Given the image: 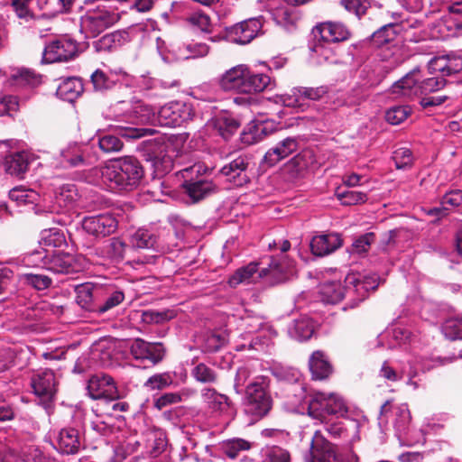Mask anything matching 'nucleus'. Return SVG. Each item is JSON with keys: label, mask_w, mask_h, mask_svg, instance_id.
I'll use <instances>...</instances> for the list:
<instances>
[{"label": "nucleus", "mask_w": 462, "mask_h": 462, "mask_svg": "<svg viewBox=\"0 0 462 462\" xmlns=\"http://www.w3.org/2000/svg\"><path fill=\"white\" fill-rule=\"evenodd\" d=\"M337 196L343 205L347 206L364 203L367 199L365 193L356 190L338 192Z\"/></svg>", "instance_id": "obj_57"}, {"label": "nucleus", "mask_w": 462, "mask_h": 462, "mask_svg": "<svg viewBox=\"0 0 462 462\" xmlns=\"http://www.w3.org/2000/svg\"><path fill=\"white\" fill-rule=\"evenodd\" d=\"M320 293L322 300L330 304H336L344 299V288L338 282H326L322 285Z\"/></svg>", "instance_id": "obj_38"}, {"label": "nucleus", "mask_w": 462, "mask_h": 462, "mask_svg": "<svg viewBox=\"0 0 462 462\" xmlns=\"http://www.w3.org/2000/svg\"><path fill=\"white\" fill-rule=\"evenodd\" d=\"M375 235L374 233H366L356 238L352 245V252L356 254L366 253L374 243Z\"/></svg>", "instance_id": "obj_62"}, {"label": "nucleus", "mask_w": 462, "mask_h": 462, "mask_svg": "<svg viewBox=\"0 0 462 462\" xmlns=\"http://www.w3.org/2000/svg\"><path fill=\"white\" fill-rule=\"evenodd\" d=\"M144 176L141 162L134 156H125L114 160L102 170L104 181L111 188L130 190L136 188Z\"/></svg>", "instance_id": "obj_1"}, {"label": "nucleus", "mask_w": 462, "mask_h": 462, "mask_svg": "<svg viewBox=\"0 0 462 462\" xmlns=\"http://www.w3.org/2000/svg\"><path fill=\"white\" fill-rule=\"evenodd\" d=\"M399 32L400 25L397 23L383 25L371 35V43L376 48H382L387 45L395 47Z\"/></svg>", "instance_id": "obj_25"}, {"label": "nucleus", "mask_w": 462, "mask_h": 462, "mask_svg": "<svg viewBox=\"0 0 462 462\" xmlns=\"http://www.w3.org/2000/svg\"><path fill=\"white\" fill-rule=\"evenodd\" d=\"M172 383V380L169 374H157L150 378L144 383V387L147 389L153 390H163L169 385Z\"/></svg>", "instance_id": "obj_55"}, {"label": "nucleus", "mask_w": 462, "mask_h": 462, "mask_svg": "<svg viewBox=\"0 0 462 462\" xmlns=\"http://www.w3.org/2000/svg\"><path fill=\"white\" fill-rule=\"evenodd\" d=\"M117 134L126 140H135L147 134H152L154 130L151 128H138L131 126H118Z\"/></svg>", "instance_id": "obj_53"}, {"label": "nucleus", "mask_w": 462, "mask_h": 462, "mask_svg": "<svg viewBox=\"0 0 462 462\" xmlns=\"http://www.w3.org/2000/svg\"><path fill=\"white\" fill-rule=\"evenodd\" d=\"M83 90L84 88L80 79L69 77L60 83L56 94L61 99L72 102L82 94Z\"/></svg>", "instance_id": "obj_30"}, {"label": "nucleus", "mask_w": 462, "mask_h": 462, "mask_svg": "<svg viewBox=\"0 0 462 462\" xmlns=\"http://www.w3.org/2000/svg\"><path fill=\"white\" fill-rule=\"evenodd\" d=\"M82 227L92 236L104 237L116 231L117 221L109 214L88 217L83 219Z\"/></svg>", "instance_id": "obj_16"}, {"label": "nucleus", "mask_w": 462, "mask_h": 462, "mask_svg": "<svg viewBox=\"0 0 462 462\" xmlns=\"http://www.w3.org/2000/svg\"><path fill=\"white\" fill-rule=\"evenodd\" d=\"M247 167V161L243 157H237L230 163L222 167L220 172L226 176L230 182L240 187L249 181V177L245 173Z\"/></svg>", "instance_id": "obj_23"}, {"label": "nucleus", "mask_w": 462, "mask_h": 462, "mask_svg": "<svg viewBox=\"0 0 462 462\" xmlns=\"http://www.w3.org/2000/svg\"><path fill=\"white\" fill-rule=\"evenodd\" d=\"M22 279L24 284L38 291L48 289L52 283L51 279L45 274L25 273Z\"/></svg>", "instance_id": "obj_45"}, {"label": "nucleus", "mask_w": 462, "mask_h": 462, "mask_svg": "<svg viewBox=\"0 0 462 462\" xmlns=\"http://www.w3.org/2000/svg\"><path fill=\"white\" fill-rule=\"evenodd\" d=\"M143 157L151 163L153 172L158 177H162L172 170L173 160L168 154V145L164 143L156 141L145 142Z\"/></svg>", "instance_id": "obj_6"}, {"label": "nucleus", "mask_w": 462, "mask_h": 462, "mask_svg": "<svg viewBox=\"0 0 462 462\" xmlns=\"http://www.w3.org/2000/svg\"><path fill=\"white\" fill-rule=\"evenodd\" d=\"M28 168L29 161L25 152H15L5 159V169L10 175L23 179Z\"/></svg>", "instance_id": "obj_33"}, {"label": "nucleus", "mask_w": 462, "mask_h": 462, "mask_svg": "<svg viewBox=\"0 0 462 462\" xmlns=\"http://www.w3.org/2000/svg\"><path fill=\"white\" fill-rule=\"evenodd\" d=\"M411 114V108L405 106H399L390 108L385 113V120L391 125L402 123Z\"/></svg>", "instance_id": "obj_52"}, {"label": "nucleus", "mask_w": 462, "mask_h": 462, "mask_svg": "<svg viewBox=\"0 0 462 462\" xmlns=\"http://www.w3.org/2000/svg\"><path fill=\"white\" fill-rule=\"evenodd\" d=\"M213 125L225 140H228L238 130L241 124L233 116L220 115L213 120Z\"/></svg>", "instance_id": "obj_34"}, {"label": "nucleus", "mask_w": 462, "mask_h": 462, "mask_svg": "<svg viewBox=\"0 0 462 462\" xmlns=\"http://www.w3.org/2000/svg\"><path fill=\"white\" fill-rule=\"evenodd\" d=\"M121 19L116 10L104 5L88 8L80 17V32L87 38H96Z\"/></svg>", "instance_id": "obj_4"}, {"label": "nucleus", "mask_w": 462, "mask_h": 462, "mask_svg": "<svg viewBox=\"0 0 462 462\" xmlns=\"http://www.w3.org/2000/svg\"><path fill=\"white\" fill-rule=\"evenodd\" d=\"M347 284L353 285L356 290L364 289L365 291H375L378 287L376 279L371 277H365L364 280L357 279L355 275L347 276L346 279Z\"/></svg>", "instance_id": "obj_63"}, {"label": "nucleus", "mask_w": 462, "mask_h": 462, "mask_svg": "<svg viewBox=\"0 0 462 462\" xmlns=\"http://www.w3.org/2000/svg\"><path fill=\"white\" fill-rule=\"evenodd\" d=\"M296 273L295 263L287 255L280 254L270 257L268 267L259 272V277L269 279L272 285L285 282Z\"/></svg>", "instance_id": "obj_7"}, {"label": "nucleus", "mask_w": 462, "mask_h": 462, "mask_svg": "<svg viewBox=\"0 0 462 462\" xmlns=\"http://www.w3.org/2000/svg\"><path fill=\"white\" fill-rule=\"evenodd\" d=\"M221 448L227 457L235 459L241 451L249 450L252 448V443L244 439L234 438L223 441Z\"/></svg>", "instance_id": "obj_37"}, {"label": "nucleus", "mask_w": 462, "mask_h": 462, "mask_svg": "<svg viewBox=\"0 0 462 462\" xmlns=\"http://www.w3.org/2000/svg\"><path fill=\"white\" fill-rule=\"evenodd\" d=\"M31 385L33 393L41 399L45 407L53 401L57 393V381L54 372L45 369L32 375Z\"/></svg>", "instance_id": "obj_9"}, {"label": "nucleus", "mask_w": 462, "mask_h": 462, "mask_svg": "<svg viewBox=\"0 0 462 462\" xmlns=\"http://www.w3.org/2000/svg\"><path fill=\"white\" fill-rule=\"evenodd\" d=\"M300 93L299 96L301 97L302 102L305 101H319L322 99L328 93V88L327 86H319V87H298Z\"/></svg>", "instance_id": "obj_44"}, {"label": "nucleus", "mask_w": 462, "mask_h": 462, "mask_svg": "<svg viewBox=\"0 0 462 462\" xmlns=\"http://www.w3.org/2000/svg\"><path fill=\"white\" fill-rule=\"evenodd\" d=\"M447 84V80L442 77H433L420 80V95L427 96L430 93L441 90Z\"/></svg>", "instance_id": "obj_48"}, {"label": "nucleus", "mask_w": 462, "mask_h": 462, "mask_svg": "<svg viewBox=\"0 0 462 462\" xmlns=\"http://www.w3.org/2000/svg\"><path fill=\"white\" fill-rule=\"evenodd\" d=\"M58 446L62 454H77L80 448L79 430L74 428L62 429L59 435Z\"/></svg>", "instance_id": "obj_28"}, {"label": "nucleus", "mask_w": 462, "mask_h": 462, "mask_svg": "<svg viewBox=\"0 0 462 462\" xmlns=\"http://www.w3.org/2000/svg\"><path fill=\"white\" fill-rule=\"evenodd\" d=\"M126 245L118 237L110 238L101 247L97 248L100 255L111 262L119 263L124 260Z\"/></svg>", "instance_id": "obj_32"}, {"label": "nucleus", "mask_w": 462, "mask_h": 462, "mask_svg": "<svg viewBox=\"0 0 462 462\" xmlns=\"http://www.w3.org/2000/svg\"><path fill=\"white\" fill-rule=\"evenodd\" d=\"M313 162L314 155L312 151L303 150L286 163V168L292 172L300 173L308 169Z\"/></svg>", "instance_id": "obj_36"}, {"label": "nucleus", "mask_w": 462, "mask_h": 462, "mask_svg": "<svg viewBox=\"0 0 462 462\" xmlns=\"http://www.w3.org/2000/svg\"><path fill=\"white\" fill-rule=\"evenodd\" d=\"M245 411L257 418H263L272 409L273 401L263 381L254 382L245 390Z\"/></svg>", "instance_id": "obj_5"}, {"label": "nucleus", "mask_w": 462, "mask_h": 462, "mask_svg": "<svg viewBox=\"0 0 462 462\" xmlns=\"http://www.w3.org/2000/svg\"><path fill=\"white\" fill-rule=\"evenodd\" d=\"M130 353L136 360H148L155 365L162 361L165 348L162 343H149L142 338H136L130 346Z\"/></svg>", "instance_id": "obj_12"}, {"label": "nucleus", "mask_w": 462, "mask_h": 462, "mask_svg": "<svg viewBox=\"0 0 462 462\" xmlns=\"http://www.w3.org/2000/svg\"><path fill=\"white\" fill-rule=\"evenodd\" d=\"M189 23L202 32H208L210 26V18L202 13L192 14L188 18Z\"/></svg>", "instance_id": "obj_64"}, {"label": "nucleus", "mask_w": 462, "mask_h": 462, "mask_svg": "<svg viewBox=\"0 0 462 462\" xmlns=\"http://www.w3.org/2000/svg\"><path fill=\"white\" fill-rule=\"evenodd\" d=\"M294 332L300 341L310 339L314 333V327L310 320L300 319L295 321Z\"/></svg>", "instance_id": "obj_54"}, {"label": "nucleus", "mask_w": 462, "mask_h": 462, "mask_svg": "<svg viewBox=\"0 0 462 462\" xmlns=\"http://www.w3.org/2000/svg\"><path fill=\"white\" fill-rule=\"evenodd\" d=\"M262 27L261 19L251 18L226 27V36L232 42L247 44L261 32Z\"/></svg>", "instance_id": "obj_10"}, {"label": "nucleus", "mask_w": 462, "mask_h": 462, "mask_svg": "<svg viewBox=\"0 0 462 462\" xmlns=\"http://www.w3.org/2000/svg\"><path fill=\"white\" fill-rule=\"evenodd\" d=\"M393 160L399 170L411 168L413 163L412 152L409 148H399L393 152Z\"/></svg>", "instance_id": "obj_49"}, {"label": "nucleus", "mask_w": 462, "mask_h": 462, "mask_svg": "<svg viewBox=\"0 0 462 462\" xmlns=\"http://www.w3.org/2000/svg\"><path fill=\"white\" fill-rule=\"evenodd\" d=\"M98 146L104 152L109 153L121 151L124 143L118 136L105 134L99 137Z\"/></svg>", "instance_id": "obj_51"}, {"label": "nucleus", "mask_w": 462, "mask_h": 462, "mask_svg": "<svg viewBox=\"0 0 462 462\" xmlns=\"http://www.w3.org/2000/svg\"><path fill=\"white\" fill-rule=\"evenodd\" d=\"M175 317V312L171 310L163 311L145 310L142 313V320L146 324H159L168 321Z\"/></svg>", "instance_id": "obj_46"}, {"label": "nucleus", "mask_w": 462, "mask_h": 462, "mask_svg": "<svg viewBox=\"0 0 462 462\" xmlns=\"http://www.w3.org/2000/svg\"><path fill=\"white\" fill-rule=\"evenodd\" d=\"M337 457L336 446L316 430L310 443L309 462H333Z\"/></svg>", "instance_id": "obj_14"}, {"label": "nucleus", "mask_w": 462, "mask_h": 462, "mask_svg": "<svg viewBox=\"0 0 462 462\" xmlns=\"http://www.w3.org/2000/svg\"><path fill=\"white\" fill-rule=\"evenodd\" d=\"M443 332L450 340L462 339V318H452L445 321Z\"/></svg>", "instance_id": "obj_47"}, {"label": "nucleus", "mask_w": 462, "mask_h": 462, "mask_svg": "<svg viewBox=\"0 0 462 462\" xmlns=\"http://www.w3.org/2000/svg\"><path fill=\"white\" fill-rule=\"evenodd\" d=\"M139 120L143 124L158 123L162 126L177 127L192 119L191 106L182 102H170L155 113L149 106H139L135 109Z\"/></svg>", "instance_id": "obj_2"}, {"label": "nucleus", "mask_w": 462, "mask_h": 462, "mask_svg": "<svg viewBox=\"0 0 462 462\" xmlns=\"http://www.w3.org/2000/svg\"><path fill=\"white\" fill-rule=\"evenodd\" d=\"M31 2L32 0H12L11 5L18 18L28 21L34 17L29 7Z\"/></svg>", "instance_id": "obj_59"}, {"label": "nucleus", "mask_w": 462, "mask_h": 462, "mask_svg": "<svg viewBox=\"0 0 462 462\" xmlns=\"http://www.w3.org/2000/svg\"><path fill=\"white\" fill-rule=\"evenodd\" d=\"M9 80L16 88H34L42 84V75L34 69L20 68L11 74Z\"/></svg>", "instance_id": "obj_26"}, {"label": "nucleus", "mask_w": 462, "mask_h": 462, "mask_svg": "<svg viewBox=\"0 0 462 462\" xmlns=\"http://www.w3.org/2000/svg\"><path fill=\"white\" fill-rule=\"evenodd\" d=\"M91 82L94 89L101 92L111 89L116 85V80L113 77L101 69H97L93 72L91 75Z\"/></svg>", "instance_id": "obj_42"}, {"label": "nucleus", "mask_w": 462, "mask_h": 462, "mask_svg": "<svg viewBox=\"0 0 462 462\" xmlns=\"http://www.w3.org/2000/svg\"><path fill=\"white\" fill-rule=\"evenodd\" d=\"M299 88H293L290 93L284 94L281 97V99L285 106L299 108L301 111L304 110L306 103L302 102L301 97L299 96Z\"/></svg>", "instance_id": "obj_60"}, {"label": "nucleus", "mask_w": 462, "mask_h": 462, "mask_svg": "<svg viewBox=\"0 0 462 462\" xmlns=\"http://www.w3.org/2000/svg\"><path fill=\"white\" fill-rule=\"evenodd\" d=\"M309 368L314 380L328 379L333 373V366L325 353L314 351L309 359Z\"/></svg>", "instance_id": "obj_24"}, {"label": "nucleus", "mask_w": 462, "mask_h": 462, "mask_svg": "<svg viewBox=\"0 0 462 462\" xmlns=\"http://www.w3.org/2000/svg\"><path fill=\"white\" fill-rule=\"evenodd\" d=\"M258 271V263L251 262L246 266L241 267L229 278L228 283L236 287L243 282H250L254 274Z\"/></svg>", "instance_id": "obj_39"}, {"label": "nucleus", "mask_w": 462, "mask_h": 462, "mask_svg": "<svg viewBox=\"0 0 462 462\" xmlns=\"http://www.w3.org/2000/svg\"><path fill=\"white\" fill-rule=\"evenodd\" d=\"M430 72H439L441 77H448L457 74L462 70V58L454 55L435 57L429 62Z\"/></svg>", "instance_id": "obj_22"}, {"label": "nucleus", "mask_w": 462, "mask_h": 462, "mask_svg": "<svg viewBox=\"0 0 462 462\" xmlns=\"http://www.w3.org/2000/svg\"><path fill=\"white\" fill-rule=\"evenodd\" d=\"M273 16L276 22L284 27L296 25L300 19L298 13L293 6L278 7L274 11Z\"/></svg>", "instance_id": "obj_41"}, {"label": "nucleus", "mask_w": 462, "mask_h": 462, "mask_svg": "<svg viewBox=\"0 0 462 462\" xmlns=\"http://www.w3.org/2000/svg\"><path fill=\"white\" fill-rule=\"evenodd\" d=\"M182 401L179 393H165L153 400V406L159 411L171 405L179 403Z\"/></svg>", "instance_id": "obj_61"}, {"label": "nucleus", "mask_w": 462, "mask_h": 462, "mask_svg": "<svg viewBox=\"0 0 462 462\" xmlns=\"http://www.w3.org/2000/svg\"><path fill=\"white\" fill-rule=\"evenodd\" d=\"M337 4L358 20L365 16L371 7L369 0H337Z\"/></svg>", "instance_id": "obj_40"}, {"label": "nucleus", "mask_w": 462, "mask_h": 462, "mask_svg": "<svg viewBox=\"0 0 462 462\" xmlns=\"http://www.w3.org/2000/svg\"><path fill=\"white\" fill-rule=\"evenodd\" d=\"M44 265L47 270L58 274H73L80 271V265L74 256L66 253L46 255Z\"/></svg>", "instance_id": "obj_17"}, {"label": "nucleus", "mask_w": 462, "mask_h": 462, "mask_svg": "<svg viewBox=\"0 0 462 462\" xmlns=\"http://www.w3.org/2000/svg\"><path fill=\"white\" fill-rule=\"evenodd\" d=\"M78 53V43L67 38L51 42L45 46L43 60L47 63L68 61L74 59Z\"/></svg>", "instance_id": "obj_11"}, {"label": "nucleus", "mask_w": 462, "mask_h": 462, "mask_svg": "<svg viewBox=\"0 0 462 462\" xmlns=\"http://www.w3.org/2000/svg\"><path fill=\"white\" fill-rule=\"evenodd\" d=\"M271 84V78L263 73L255 74L248 69L243 94L263 92Z\"/></svg>", "instance_id": "obj_35"}, {"label": "nucleus", "mask_w": 462, "mask_h": 462, "mask_svg": "<svg viewBox=\"0 0 462 462\" xmlns=\"http://www.w3.org/2000/svg\"><path fill=\"white\" fill-rule=\"evenodd\" d=\"M61 157L63 163L71 168H79L89 165V153L79 145H71L63 150Z\"/></svg>", "instance_id": "obj_29"}, {"label": "nucleus", "mask_w": 462, "mask_h": 462, "mask_svg": "<svg viewBox=\"0 0 462 462\" xmlns=\"http://www.w3.org/2000/svg\"><path fill=\"white\" fill-rule=\"evenodd\" d=\"M307 411L312 419L327 422L331 416L345 417L348 412V407L338 394L317 392L309 396Z\"/></svg>", "instance_id": "obj_3"}, {"label": "nucleus", "mask_w": 462, "mask_h": 462, "mask_svg": "<svg viewBox=\"0 0 462 462\" xmlns=\"http://www.w3.org/2000/svg\"><path fill=\"white\" fill-rule=\"evenodd\" d=\"M87 390L92 400L115 401L120 398L116 383L112 376L106 374H96L88 381Z\"/></svg>", "instance_id": "obj_8"}, {"label": "nucleus", "mask_w": 462, "mask_h": 462, "mask_svg": "<svg viewBox=\"0 0 462 462\" xmlns=\"http://www.w3.org/2000/svg\"><path fill=\"white\" fill-rule=\"evenodd\" d=\"M311 33L314 39L325 42H340L348 40L351 32L341 23L325 22L316 25Z\"/></svg>", "instance_id": "obj_13"}, {"label": "nucleus", "mask_w": 462, "mask_h": 462, "mask_svg": "<svg viewBox=\"0 0 462 462\" xmlns=\"http://www.w3.org/2000/svg\"><path fill=\"white\" fill-rule=\"evenodd\" d=\"M241 142L245 145H252L261 142V136L255 122L248 124L240 134Z\"/></svg>", "instance_id": "obj_58"}, {"label": "nucleus", "mask_w": 462, "mask_h": 462, "mask_svg": "<svg viewBox=\"0 0 462 462\" xmlns=\"http://www.w3.org/2000/svg\"><path fill=\"white\" fill-rule=\"evenodd\" d=\"M156 244V237L145 229H138L133 236V245L137 248L149 249Z\"/></svg>", "instance_id": "obj_50"}, {"label": "nucleus", "mask_w": 462, "mask_h": 462, "mask_svg": "<svg viewBox=\"0 0 462 462\" xmlns=\"http://www.w3.org/2000/svg\"><path fill=\"white\" fill-rule=\"evenodd\" d=\"M77 303L88 311H96L97 303L95 302L98 289L92 283H82L75 288Z\"/></svg>", "instance_id": "obj_31"}, {"label": "nucleus", "mask_w": 462, "mask_h": 462, "mask_svg": "<svg viewBox=\"0 0 462 462\" xmlns=\"http://www.w3.org/2000/svg\"><path fill=\"white\" fill-rule=\"evenodd\" d=\"M421 78L420 70L413 69L392 86V91L406 97L419 96Z\"/></svg>", "instance_id": "obj_19"}, {"label": "nucleus", "mask_w": 462, "mask_h": 462, "mask_svg": "<svg viewBox=\"0 0 462 462\" xmlns=\"http://www.w3.org/2000/svg\"><path fill=\"white\" fill-rule=\"evenodd\" d=\"M248 69L245 65H237L229 69L220 77L218 80L219 87L224 91L243 94Z\"/></svg>", "instance_id": "obj_18"}, {"label": "nucleus", "mask_w": 462, "mask_h": 462, "mask_svg": "<svg viewBox=\"0 0 462 462\" xmlns=\"http://www.w3.org/2000/svg\"><path fill=\"white\" fill-rule=\"evenodd\" d=\"M298 149V139L292 136L286 137L265 152L261 164L266 168L273 167L282 160L297 152Z\"/></svg>", "instance_id": "obj_15"}, {"label": "nucleus", "mask_w": 462, "mask_h": 462, "mask_svg": "<svg viewBox=\"0 0 462 462\" xmlns=\"http://www.w3.org/2000/svg\"><path fill=\"white\" fill-rule=\"evenodd\" d=\"M125 300V294L121 291H113L103 303L98 304L97 306V312L105 313L113 308L118 306Z\"/></svg>", "instance_id": "obj_56"}, {"label": "nucleus", "mask_w": 462, "mask_h": 462, "mask_svg": "<svg viewBox=\"0 0 462 462\" xmlns=\"http://www.w3.org/2000/svg\"><path fill=\"white\" fill-rule=\"evenodd\" d=\"M343 245V239L337 233L316 236L310 242L311 253L316 256L332 254Z\"/></svg>", "instance_id": "obj_21"}, {"label": "nucleus", "mask_w": 462, "mask_h": 462, "mask_svg": "<svg viewBox=\"0 0 462 462\" xmlns=\"http://www.w3.org/2000/svg\"><path fill=\"white\" fill-rule=\"evenodd\" d=\"M192 375L198 382L203 383H215L218 379L217 373L203 363L194 367Z\"/></svg>", "instance_id": "obj_43"}, {"label": "nucleus", "mask_w": 462, "mask_h": 462, "mask_svg": "<svg viewBox=\"0 0 462 462\" xmlns=\"http://www.w3.org/2000/svg\"><path fill=\"white\" fill-rule=\"evenodd\" d=\"M182 187L193 203L199 202L217 191V186L213 181L205 178L186 180L182 183Z\"/></svg>", "instance_id": "obj_20"}, {"label": "nucleus", "mask_w": 462, "mask_h": 462, "mask_svg": "<svg viewBox=\"0 0 462 462\" xmlns=\"http://www.w3.org/2000/svg\"><path fill=\"white\" fill-rule=\"evenodd\" d=\"M128 42V33L125 31H115L106 33L93 42L97 52H110L123 46Z\"/></svg>", "instance_id": "obj_27"}]
</instances>
